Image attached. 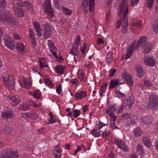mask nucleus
I'll return each instance as SVG.
<instances>
[{
  "label": "nucleus",
  "mask_w": 158,
  "mask_h": 158,
  "mask_svg": "<svg viewBox=\"0 0 158 158\" xmlns=\"http://www.w3.org/2000/svg\"><path fill=\"white\" fill-rule=\"evenodd\" d=\"M65 68V66L58 65L55 67L54 69L56 73L60 74H62L63 73L64 70Z\"/></svg>",
  "instance_id": "nucleus-22"
},
{
  "label": "nucleus",
  "mask_w": 158,
  "mask_h": 158,
  "mask_svg": "<svg viewBox=\"0 0 158 158\" xmlns=\"http://www.w3.org/2000/svg\"><path fill=\"white\" fill-rule=\"evenodd\" d=\"M147 38L146 36H143L140 37L137 41L135 48H137L139 46L143 47L147 44Z\"/></svg>",
  "instance_id": "nucleus-12"
},
{
  "label": "nucleus",
  "mask_w": 158,
  "mask_h": 158,
  "mask_svg": "<svg viewBox=\"0 0 158 158\" xmlns=\"http://www.w3.org/2000/svg\"><path fill=\"white\" fill-rule=\"evenodd\" d=\"M30 40H31V43L32 44L33 47L34 48L36 44V39L35 37V35L30 36Z\"/></svg>",
  "instance_id": "nucleus-40"
},
{
  "label": "nucleus",
  "mask_w": 158,
  "mask_h": 158,
  "mask_svg": "<svg viewBox=\"0 0 158 158\" xmlns=\"http://www.w3.org/2000/svg\"><path fill=\"white\" fill-rule=\"evenodd\" d=\"M116 94L117 95H120L122 97H123L125 95L124 94L122 93L119 90H118L117 89L116 90Z\"/></svg>",
  "instance_id": "nucleus-63"
},
{
  "label": "nucleus",
  "mask_w": 158,
  "mask_h": 158,
  "mask_svg": "<svg viewBox=\"0 0 158 158\" xmlns=\"http://www.w3.org/2000/svg\"><path fill=\"white\" fill-rule=\"evenodd\" d=\"M92 135L95 137H98L100 135V134L95 129H94L92 131Z\"/></svg>",
  "instance_id": "nucleus-43"
},
{
  "label": "nucleus",
  "mask_w": 158,
  "mask_h": 158,
  "mask_svg": "<svg viewBox=\"0 0 158 158\" xmlns=\"http://www.w3.org/2000/svg\"><path fill=\"white\" fill-rule=\"evenodd\" d=\"M134 133L135 136L137 137L141 135L143 131L140 128L137 127L134 129Z\"/></svg>",
  "instance_id": "nucleus-27"
},
{
  "label": "nucleus",
  "mask_w": 158,
  "mask_h": 158,
  "mask_svg": "<svg viewBox=\"0 0 158 158\" xmlns=\"http://www.w3.org/2000/svg\"><path fill=\"white\" fill-rule=\"evenodd\" d=\"M141 119L143 123L145 124H148L150 123L152 120L151 117L150 116H144L141 118Z\"/></svg>",
  "instance_id": "nucleus-32"
},
{
  "label": "nucleus",
  "mask_w": 158,
  "mask_h": 158,
  "mask_svg": "<svg viewBox=\"0 0 158 158\" xmlns=\"http://www.w3.org/2000/svg\"><path fill=\"white\" fill-rule=\"evenodd\" d=\"M107 86V84H106L103 85V86L101 87V91L102 93H104L105 91V89Z\"/></svg>",
  "instance_id": "nucleus-62"
},
{
  "label": "nucleus",
  "mask_w": 158,
  "mask_h": 158,
  "mask_svg": "<svg viewBox=\"0 0 158 158\" xmlns=\"http://www.w3.org/2000/svg\"><path fill=\"white\" fill-rule=\"evenodd\" d=\"M24 45L22 43H17V49L20 52H22L24 51Z\"/></svg>",
  "instance_id": "nucleus-31"
},
{
  "label": "nucleus",
  "mask_w": 158,
  "mask_h": 158,
  "mask_svg": "<svg viewBox=\"0 0 158 158\" xmlns=\"http://www.w3.org/2000/svg\"><path fill=\"white\" fill-rule=\"evenodd\" d=\"M2 80L7 86L12 88H14L13 81H10L9 77L3 76Z\"/></svg>",
  "instance_id": "nucleus-15"
},
{
  "label": "nucleus",
  "mask_w": 158,
  "mask_h": 158,
  "mask_svg": "<svg viewBox=\"0 0 158 158\" xmlns=\"http://www.w3.org/2000/svg\"><path fill=\"white\" fill-rule=\"evenodd\" d=\"M33 25L35 27V31L39 30V29H41L40 28V26L38 22L36 21L34 22L33 23Z\"/></svg>",
  "instance_id": "nucleus-46"
},
{
  "label": "nucleus",
  "mask_w": 158,
  "mask_h": 158,
  "mask_svg": "<svg viewBox=\"0 0 158 158\" xmlns=\"http://www.w3.org/2000/svg\"><path fill=\"white\" fill-rule=\"evenodd\" d=\"M0 21L9 22L10 19L6 15L0 14Z\"/></svg>",
  "instance_id": "nucleus-34"
},
{
  "label": "nucleus",
  "mask_w": 158,
  "mask_h": 158,
  "mask_svg": "<svg viewBox=\"0 0 158 158\" xmlns=\"http://www.w3.org/2000/svg\"><path fill=\"white\" fill-rule=\"evenodd\" d=\"M30 118L32 119H36L38 116V114H37L31 113V114Z\"/></svg>",
  "instance_id": "nucleus-52"
},
{
  "label": "nucleus",
  "mask_w": 158,
  "mask_h": 158,
  "mask_svg": "<svg viewBox=\"0 0 158 158\" xmlns=\"http://www.w3.org/2000/svg\"><path fill=\"white\" fill-rule=\"evenodd\" d=\"M152 27L153 31L155 33H157L158 32V19H156L154 21Z\"/></svg>",
  "instance_id": "nucleus-35"
},
{
  "label": "nucleus",
  "mask_w": 158,
  "mask_h": 158,
  "mask_svg": "<svg viewBox=\"0 0 158 158\" xmlns=\"http://www.w3.org/2000/svg\"><path fill=\"white\" fill-rule=\"evenodd\" d=\"M33 96L37 99H39L41 96V93L39 90H38L34 92L33 94Z\"/></svg>",
  "instance_id": "nucleus-37"
},
{
  "label": "nucleus",
  "mask_w": 158,
  "mask_h": 158,
  "mask_svg": "<svg viewBox=\"0 0 158 158\" xmlns=\"http://www.w3.org/2000/svg\"><path fill=\"white\" fill-rule=\"evenodd\" d=\"M12 128L11 125L7 124L5 125L3 128V131L5 133H9L12 131Z\"/></svg>",
  "instance_id": "nucleus-26"
},
{
  "label": "nucleus",
  "mask_w": 158,
  "mask_h": 158,
  "mask_svg": "<svg viewBox=\"0 0 158 158\" xmlns=\"http://www.w3.org/2000/svg\"><path fill=\"white\" fill-rule=\"evenodd\" d=\"M121 117L124 119H127L130 118V115L128 113H125L122 115Z\"/></svg>",
  "instance_id": "nucleus-47"
},
{
  "label": "nucleus",
  "mask_w": 158,
  "mask_h": 158,
  "mask_svg": "<svg viewBox=\"0 0 158 158\" xmlns=\"http://www.w3.org/2000/svg\"><path fill=\"white\" fill-rule=\"evenodd\" d=\"M21 86L27 89H30L31 87V83L28 82L27 80L23 81L20 84Z\"/></svg>",
  "instance_id": "nucleus-28"
},
{
  "label": "nucleus",
  "mask_w": 158,
  "mask_h": 158,
  "mask_svg": "<svg viewBox=\"0 0 158 158\" xmlns=\"http://www.w3.org/2000/svg\"><path fill=\"white\" fill-rule=\"evenodd\" d=\"M144 61L146 65L150 67L154 66L155 64V59L152 56H145L144 57Z\"/></svg>",
  "instance_id": "nucleus-10"
},
{
  "label": "nucleus",
  "mask_w": 158,
  "mask_h": 158,
  "mask_svg": "<svg viewBox=\"0 0 158 158\" xmlns=\"http://www.w3.org/2000/svg\"><path fill=\"white\" fill-rule=\"evenodd\" d=\"M86 96V92L85 91L77 93L75 95V98L76 100L81 99L84 98Z\"/></svg>",
  "instance_id": "nucleus-20"
},
{
  "label": "nucleus",
  "mask_w": 158,
  "mask_h": 158,
  "mask_svg": "<svg viewBox=\"0 0 158 158\" xmlns=\"http://www.w3.org/2000/svg\"><path fill=\"white\" fill-rule=\"evenodd\" d=\"M45 60L43 58H41V59H40L39 60V62L40 64V67L41 68H42L43 67H47V65H46V64L44 63V62L45 61Z\"/></svg>",
  "instance_id": "nucleus-39"
},
{
  "label": "nucleus",
  "mask_w": 158,
  "mask_h": 158,
  "mask_svg": "<svg viewBox=\"0 0 158 158\" xmlns=\"http://www.w3.org/2000/svg\"><path fill=\"white\" fill-rule=\"evenodd\" d=\"M144 85L147 86H150L151 85V83L148 80H145L144 82Z\"/></svg>",
  "instance_id": "nucleus-61"
},
{
  "label": "nucleus",
  "mask_w": 158,
  "mask_h": 158,
  "mask_svg": "<svg viewBox=\"0 0 158 158\" xmlns=\"http://www.w3.org/2000/svg\"><path fill=\"white\" fill-rule=\"evenodd\" d=\"M23 10H14L15 14L18 17H22L24 16V13Z\"/></svg>",
  "instance_id": "nucleus-42"
},
{
  "label": "nucleus",
  "mask_w": 158,
  "mask_h": 158,
  "mask_svg": "<svg viewBox=\"0 0 158 158\" xmlns=\"http://www.w3.org/2000/svg\"><path fill=\"white\" fill-rule=\"evenodd\" d=\"M42 27L44 28V39L45 40L50 37L52 33L50 25L47 23L44 24Z\"/></svg>",
  "instance_id": "nucleus-5"
},
{
  "label": "nucleus",
  "mask_w": 158,
  "mask_h": 158,
  "mask_svg": "<svg viewBox=\"0 0 158 158\" xmlns=\"http://www.w3.org/2000/svg\"><path fill=\"white\" fill-rule=\"evenodd\" d=\"M3 39L6 46H7L10 49L14 50L15 48V44L12 39H10L7 34L4 35Z\"/></svg>",
  "instance_id": "nucleus-4"
},
{
  "label": "nucleus",
  "mask_w": 158,
  "mask_h": 158,
  "mask_svg": "<svg viewBox=\"0 0 158 158\" xmlns=\"http://www.w3.org/2000/svg\"><path fill=\"white\" fill-rule=\"evenodd\" d=\"M143 52L144 54H148L151 50L152 46L150 43H148L143 46Z\"/></svg>",
  "instance_id": "nucleus-16"
},
{
  "label": "nucleus",
  "mask_w": 158,
  "mask_h": 158,
  "mask_svg": "<svg viewBox=\"0 0 158 158\" xmlns=\"http://www.w3.org/2000/svg\"><path fill=\"white\" fill-rule=\"evenodd\" d=\"M149 102L147 106L148 108L156 109L158 107V97L154 93L152 94L148 98Z\"/></svg>",
  "instance_id": "nucleus-1"
},
{
  "label": "nucleus",
  "mask_w": 158,
  "mask_h": 158,
  "mask_svg": "<svg viewBox=\"0 0 158 158\" xmlns=\"http://www.w3.org/2000/svg\"><path fill=\"white\" fill-rule=\"evenodd\" d=\"M78 46H75V44H73L72 46V48L71 49L69 53L73 56H77L79 52L77 49Z\"/></svg>",
  "instance_id": "nucleus-21"
},
{
  "label": "nucleus",
  "mask_w": 158,
  "mask_h": 158,
  "mask_svg": "<svg viewBox=\"0 0 158 158\" xmlns=\"http://www.w3.org/2000/svg\"><path fill=\"white\" fill-rule=\"evenodd\" d=\"M44 81L45 84L48 85H52V82L48 79H44Z\"/></svg>",
  "instance_id": "nucleus-58"
},
{
  "label": "nucleus",
  "mask_w": 158,
  "mask_h": 158,
  "mask_svg": "<svg viewBox=\"0 0 158 158\" xmlns=\"http://www.w3.org/2000/svg\"><path fill=\"white\" fill-rule=\"evenodd\" d=\"M139 0H131V4L132 6L138 3Z\"/></svg>",
  "instance_id": "nucleus-60"
},
{
  "label": "nucleus",
  "mask_w": 158,
  "mask_h": 158,
  "mask_svg": "<svg viewBox=\"0 0 158 158\" xmlns=\"http://www.w3.org/2000/svg\"><path fill=\"white\" fill-rule=\"evenodd\" d=\"M43 7L44 10H52L50 0H46L43 3Z\"/></svg>",
  "instance_id": "nucleus-23"
},
{
  "label": "nucleus",
  "mask_w": 158,
  "mask_h": 158,
  "mask_svg": "<svg viewBox=\"0 0 158 158\" xmlns=\"http://www.w3.org/2000/svg\"><path fill=\"white\" fill-rule=\"evenodd\" d=\"M127 0H117L116 2L114 4V6L119 10H128V5L126 4Z\"/></svg>",
  "instance_id": "nucleus-7"
},
{
  "label": "nucleus",
  "mask_w": 158,
  "mask_h": 158,
  "mask_svg": "<svg viewBox=\"0 0 158 158\" xmlns=\"http://www.w3.org/2000/svg\"><path fill=\"white\" fill-rule=\"evenodd\" d=\"M80 36L79 35H78L77 37V39H76L75 43V44H75V46H78V45L79 44V43L80 42V40L79 38Z\"/></svg>",
  "instance_id": "nucleus-56"
},
{
  "label": "nucleus",
  "mask_w": 158,
  "mask_h": 158,
  "mask_svg": "<svg viewBox=\"0 0 158 158\" xmlns=\"http://www.w3.org/2000/svg\"><path fill=\"white\" fill-rule=\"evenodd\" d=\"M47 15V18L50 21H53L52 18L54 16V10H44Z\"/></svg>",
  "instance_id": "nucleus-29"
},
{
  "label": "nucleus",
  "mask_w": 158,
  "mask_h": 158,
  "mask_svg": "<svg viewBox=\"0 0 158 158\" xmlns=\"http://www.w3.org/2000/svg\"><path fill=\"white\" fill-rule=\"evenodd\" d=\"M60 144H58L55 147V149L53 151L54 158H60L62 153V149L60 147Z\"/></svg>",
  "instance_id": "nucleus-13"
},
{
  "label": "nucleus",
  "mask_w": 158,
  "mask_h": 158,
  "mask_svg": "<svg viewBox=\"0 0 158 158\" xmlns=\"http://www.w3.org/2000/svg\"><path fill=\"white\" fill-rule=\"evenodd\" d=\"M81 114L80 110H74L73 111V115L75 118L78 117Z\"/></svg>",
  "instance_id": "nucleus-45"
},
{
  "label": "nucleus",
  "mask_w": 158,
  "mask_h": 158,
  "mask_svg": "<svg viewBox=\"0 0 158 158\" xmlns=\"http://www.w3.org/2000/svg\"><path fill=\"white\" fill-rule=\"evenodd\" d=\"M114 117V118H112L113 121L110 123V127L112 128H113L114 129H120V128L118 127L117 126H116V125L115 124V123H114V122L116 120V119L115 118L116 117Z\"/></svg>",
  "instance_id": "nucleus-38"
},
{
  "label": "nucleus",
  "mask_w": 158,
  "mask_h": 158,
  "mask_svg": "<svg viewBox=\"0 0 158 158\" xmlns=\"http://www.w3.org/2000/svg\"><path fill=\"white\" fill-rule=\"evenodd\" d=\"M6 3V0H0V8H4Z\"/></svg>",
  "instance_id": "nucleus-48"
},
{
  "label": "nucleus",
  "mask_w": 158,
  "mask_h": 158,
  "mask_svg": "<svg viewBox=\"0 0 158 158\" xmlns=\"http://www.w3.org/2000/svg\"><path fill=\"white\" fill-rule=\"evenodd\" d=\"M56 91L58 94H60L62 92L61 85L58 86L56 88Z\"/></svg>",
  "instance_id": "nucleus-51"
},
{
  "label": "nucleus",
  "mask_w": 158,
  "mask_h": 158,
  "mask_svg": "<svg viewBox=\"0 0 158 158\" xmlns=\"http://www.w3.org/2000/svg\"><path fill=\"white\" fill-rule=\"evenodd\" d=\"M17 151L14 149H7L4 150L1 154V158H18L19 155Z\"/></svg>",
  "instance_id": "nucleus-2"
},
{
  "label": "nucleus",
  "mask_w": 158,
  "mask_h": 158,
  "mask_svg": "<svg viewBox=\"0 0 158 158\" xmlns=\"http://www.w3.org/2000/svg\"><path fill=\"white\" fill-rule=\"evenodd\" d=\"M107 124V123H104L100 121H99V124L98 125V128L99 129H100L102 128L103 127L106 125Z\"/></svg>",
  "instance_id": "nucleus-49"
},
{
  "label": "nucleus",
  "mask_w": 158,
  "mask_h": 158,
  "mask_svg": "<svg viewBox=\"0 0 158 158\" xmlns=\"http://www.w3.org/2000/svg\"><path fill=\"white\" fill-rule=\"evenodd\" d=\"M15 3V4L14 3L12 5L14 10H20V7H25L28 9H31L33 8V6L32 4L29 2L27 1L24 2L20 6L19 4H17Z\"/></svg>",
  "instance_id": "nucleus-3"
},
{
  "label": "nucleus",
  "mask_w": 158,
  "mask_h": 158,
  "mask_svg": "<svg viewBox=\"0 0 158 158\" xmlns=\"http://www.w3.org/2000/svg\"><path fill=\"white\" fill-rule=\"evenodd\" d=\"M137 151L138 152H139L141 154L143 155L144 152L142 146L139 144L137 145Z\"/></svg>",
  "instance_id": "nucleus-44"
},
{
  "label": "nucleus",
  "mask_w": 158,
  "mask_h": 158,
  "mask_svg": "<svg viewBox=\"0 0 158 158\" xmlns=\"http://www.w3.org/2000/svg\"><path fill=\"white\" fill-rule=\"evenodd\" d=\"M9 100L12 101L10 102L12 106H16L20 102L21 98L18 95H15L12 97L9 96L8 98Z\"/></svg>",
  "instance_id": "nucleus-11"
},
{
  "label": "nucleus",
  "mask_w": 158,
  "mask_h": 158,
  "mask_svg": "<svg viewBox=\"0 0 158 158\" xmlns=\"http://www.w3.org/2000/svg\"><path fill=\"white\" fill-rule=\"evenodd\" d=\"M116 72V70L114 69H112L110 73V76L111 77H113Z\"/></svg>",
  "instance_id": "nucleus-59"
},
{
  "label": "nucleus",
  "mask_w": 158,
  "mask_h": 158,
  "mask_svg": "<svg viewBox=\"0 0 158 158\" xmlns=\"http://www.w3.org/2000/svg\"><path fill=\"white\" fill-rule=\"evenodd\" d=\"M143 141L144 144L147 147L149 148L151 146V142L150 139L147 137H144L143 139Z\"/></svg>",
  "instance_id": "nucleus-30"
},
{
  "label": "nucleus",
  "mask_w": 158,
  "mask_h": 158,
  "mask_svg": "<svg viewBox=\"0 0 158 158\" xmlns=\"http://www.w3.org/2000/svg\"><path fill=\"white\" fill-rule=\"evenodd\" d=\"M134 44H132L130 45V46L128 48V51L130 52H131L133 53L134 51Z\"/></svg>",
  "instance_id": "nucleus-54"
},
{
  "label": "nucleus",
  "mask_w": 158,
  "mask_h": 158,
  "mask_svg": "<svg viewBox=\"0 0 158 158\" xmlns=\"http://www.w3.org/2000/svg\"><path fill=\"white\" fill-rule=\"evenodd\" d=\"M128 10H125L123 15V24L122 27V32L125 33L127 32V30L128 27V19L126 17L127 15L128 14Z\"/></svg>",
  "instance_id": "nucleus-9"
},
{
  "label": "nucleus",
  "mask_w": 158,
  "mask_h": 158,
  "mask_svg": "<svg viewBox=\"0 0 158 158\" xmlns=\"http://www.w3.org/2000/svg\"><path fill=\"white\" fill-rule=\"evenodd\" d=\"M113 53L111 52H109L106 56V60L109 64L111 63L113 59Z\"/></svg>",
  "instance_id": "nucleus-36"
},
{
  "label": "nucleus",
  "mask_w": 158,
  "mask_h": 158,
  "mask_svg": "<svg viewBox=\"0 0 158 158\" xmlns=\"http://www.w3.org/2000/svg\"><path fill=\"white\" fill-rule=\"evenodd\" d=\"M94 0H89V4L88 0H82V6L83 10H86L89 7V10H94Z\"/></svg>",
  "instance_id": "nucleus-6"
},
{
  "label": "nucleus",
  "mask_w": 158,
  "mask_h": 158,
  "mask_svg": "<svg viewBox=\"0 0 158 158\" xmlns=\"http://www.w3.org/2000/svg\"><path fill=\"white\" fill-rule=\"evenodd\" d=\"M116 111V109L114 107V105H111L109 106V109H107L106 112L107 113L109 114L110 115H111L112 117H116V116L112 113V112Z\"/></svg>",
  "instance_id": "nucleus-24"
},
{
  "label": "nucleus",
  "mask_w": 158,
  "mask_h": 158,
  "mask_svg": "<svg viewBox=\"0 0 158 158\" xmlns=\"http://www.w3.org/2000/svg\"><path fill=\"white\" fill-rule=\"evenodd\" d=\"M29 106L28 105H27L26 104H24L21 106L19 108L20 110L26 111L29 109Z\"/></svg>",
  "instance_id": "nucleus-41"
},
{
  "label": "nucleus",
  "mask_w": 158,
  "mask_h": 158,
  "mask_svg": "<svg viewBox=\"0 0 158 158\" xmlns=\"http://www.w3.org/2000/svg\"><path fill=\"white\" fill-rule=\"evenodd\" d=\"M135 123V121L134 119H131L130 121H128L127 122V125L130 126L131 125L134 124Z\"/></svg>",
  "instance_id": "nucleus-53"
},
{
  "label": "nucleus",
  "mask_w": 158,
  "mask_h": 158,
  "mask_svg": "<svg viewBox=\"0 0 158 158\" xmlns=\"http://www.w3.org/2000/svg\"><path fill=\"white\" fill-rule=\"evenodd\" d=\"M13 116V112L11 111L7 110L2 113V117L7 120Z\"/></svg>",
  "instance_id": "nucleus-17"
},
{
  "label": "nucleus",
  "mask_w": 158,
  "mask_h": 158,
  "mask_svg": "<svg viewBox=\"0 0 158 158\" xmlns=\"http://www.w3.org/2000/svg\"><path fill=\"white\" fill-rule=\"evenodd\" d=\"M133 25L136 26L137 28H141V24L139 22H135L133 23Z\"/></svg>",
  "instance_id": "nucleus-55"
},
{
  "label": "nucleus",
  "mask_w": 158,
  "mask_h": 158,
  "mask_svg": "<svg viewBox=\"0 0 158 158\" xmlns=\"http://www.w3.org/2000/svg\"><path fill=\"white\" fill-rule=\"evenodd\" d=\"M122 77L129 84L132 85L133 84V81L132 80V78L129 76L128 73L127 72L122 73Z\"/></svg>",
  "instance_id": "nucleus-14"
},
{
  "label": "nucleus",
  "mask_w": 158,
  "mask_h": 158,
  "mask_svg": "<svg viewBox=\"0 0 158 158\" xmlns=\"http://www.w3.org/2000/svg\"><path fill=\"white\" fill-rule=\"evenodd\" d=\"M127 54L126 55V56L125 57V60H127L129 59L133 54L132 52H128L127 51Z\"/></svg>",
  "instance_id": "nucleus-57"
},
{
  "label": "nucleus",
  "mask_w": 158,
  "mask_h": 158,
  "mask_svg": "<svg viewBox=\"0 0 158 158\" xmlns=\"http://www.w3.org/2000/svg\"><path fill=\"white\" fill-rule=\"evenodd\" d=\"M115 144L120 149L125 152L128 150L127 146L125 142L122 139H118L117 138L115 139L114 140Z\"/></svg>",
  "instance_id": "nucleus-8"
},
{
  "label": "nucleus",
  "mask_w": 158,
  "mask_h": 158,
  "mask_svg": "<svg viewBox=\"0 0 158 158\" xmlns=\"http://www.w3.org/2000/svg\"><path fill=\"white\" fill-rule=\"evenodd\" d=\"M135 69L138 77H143L144 75V73L142 66L141 65H138L136 67Z\"/></svg>",
  "instance_id": "nucleus-18"
},
{
  "label": "nucleus",
  "mask_w": 158,
  "mask_h": 158,
  "mask_svg": "<svg viewBox=\"0 0 158 158\" xmlns=\"http://www.w3.org/2000/svg\"><path fill=\"white\" fill-rule=\"evenodd\" d=\"M48 44L50 52L57 51V49L53 42L51 40H48Z\"/></svg>",
  "instance_id": "nucleus-25"
},
{
  "label": "nucleus",
  "mask_w": 158,
  "mask_h": 158,
  "mask_svg": "<svg viewBox=\"0 0 158 158\" xmlns=\"http://www.w3.org/2000/svg\"><path fill=\"white\" fill-rule=\"evenodd\" d=\"M110 131H106L103 132L102 135V136L103 138H106L107 136H109L110 135Z\"/></svg>",
  "instance_id": "nucleus-50"
},
{
  "label": "nucleus",
  "mask_w": 158,
  "mask_h": 158,
  "mask_svg": "<svg viewBox=\"0 0 158 158\" xmlns=\"http://www.w3.org/2000/svg\"><path fill=\"white\" fill-rule=\"evenodd\" d=\"M122 83H123L119 82V81L118 79L112 80L110 83V85L109 86V87H111V88H114L116 85Z\"/></svg>",
  "instance_id": "nucleus-33"
},
{
  "label": "nucleus",
  "mask_w": 158,
  "mask_h": 158,
  "mask_svg": "<svg viewBox=\"0 0 158 158\" xmlns=\"http://www.w3.org/2000/svg\"><path fill=\"white\" fill-rule=\"evenodd\" d=\"M133 104V102L132 101L130 97L127 98L124 102V106L127 109H131L132 106Z\"/></svg>",
  "instance_id": "nucleus-19"
},
{
  "label": "nucleus",
  "mask_w": 158,
  "mask_h": 158,
  "mask_svg": "<svg viewBox=\"0 0 158 158\" xmlns=\"http://www.w3.org/2000/svg\"><path fill=\"white\" fill-rule=\"evenodd\" d=\"M78 78L80 79V81H85L83 76L82 74H78Z\"/></svg>",
  "instance_id": "nucleus-64"
}]
</instances>
